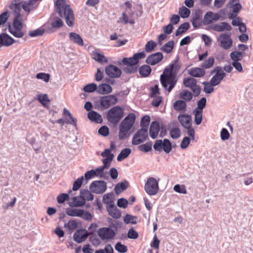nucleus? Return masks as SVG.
I'll use <instances>...</instances> for the list:
<instances>
[{
  "instance_id": "36",
  "label": "nucleus",
  "mask_w": 253,
  "mask_h": 253,
  "mask_svg": "<svg viewBox=\"0 0 253 253\" xmlns=\"http://www.w3.org/2000/svg\"><path fill=\"white\" fill-rule=\"evenodd\" d=\"M131 153V150L126 148L123 149L117 156V161L121 162L126 158Z\"/></svg>"
},
{
  "instance_id": "33",
  "label": "nucleus",
  "mask_w": 253,
  "mask_h": 253,
  "mask_svg": "<svg viewBox=\"0 0 253 253\" xmlns=\"http://www.w3.org/2000/svg\"><path fill=\"white\" fill-rule=\"evenodd\" d=\"M174 46V42L173 41L171 40L164 44V45L161 47L160 50L167 53H169L173 50Z\"/></svg>"
},
{
  "instance_id": "57",
  "label": "nucleus",
  "mask_w": 253,
  "mask_h": 253,
  "mask_svg": "<svg viewBox=\"0 0 253 253\" xmlns=\"http://www.w3.org/2000/svg\"><path fill=\"white\" fill-rule=\"evenodd\" d=\"M109 167V165H103V166L97 168L94 170L96 173L95 175L96 176H99L100 177H102L104 176V172L103 171L105 169L108 168Z\"/></svg>"
},
{
  "instance_id": "54",
  "label": "nucleus",
  "mask_w": 253,
  "mask_h": 253,
  "mask_svg": "<svg viewBox=\"0 0 253 253\" xmlns=\"http://www.w3.org/2000/svg\"><path fill=\"white\" fill-rule=\"evenodd\" d=\"M73 202L74 206L76 207H82L84 206L85 203L82 197H81V195L80 197H74Z\"/></svg>"
},
{
  "instance_id": "30",
  "label": "nucleus",
  "mask_w": 253,
  "mask_h": 253,
  "mask_svg": "<svg viewBox=\"0 0 253 253\" xmlns=\"http://www.w3.org/2000/svg\"><path fill=\"white\" fill-rule=\"evenodd\" d=\"M113 193L112 192V217L115 219H119L121 217L122 213L117 207L114 204V199L113 198Z\"/></svg>"
},
{
  "instance_id": "23",
  "label": "nucleus",
  "mask_w": 253,
  "mask_h": 253,
  "mask_svg": "<svg viewBox=\"0 0 253 253\" xmlns=\"http://www.w3.org/2000/svg\"><path fill=\"white\" fill-rule=\"evenodd\" d=\"M92 58L99 63L103 64L108 62L107 58L103 54L96 51H93L91 53Z\"/></svg>"
},
{
  "instance_id": "38",
  "label": "nucleus",
  "mask_w": 253,
  "mask_h": 253,
  "mask_svg": "<svg viewBox=\"0 0 253 253\" xmlns=\"http://www.w3.org/2000/svg\"><path fill=\"white\" fill-rule=\"evenodd\" d=\"M202 13H203L202 10L200 9H197L195 11L194 15L193 17L192 21V25L194 28H198L199 27H200V24H198L199 25H197V26L196 25L195 21L202 20L201 16Z\"/></svg>"
},
{
  "instance_id": "58",
  "label": "nucleus",
  "mask_w": 253,
  "mask_h": 253,
  "mask_svg": "<svg viewBox=\"0 0 253 253\" xmlns=\"http://www.w3.org/2000/svg\"><path fill=\"white\" fill-rule=\"evenodd\" d=\"M169 134L173 139L178 138L181 134L180 130L178 127L173 128L170 130Z\"/></svg>"
},
{
  "instance_id": "48",
  "label": "nucleus",
  "mask_w": 253,
  "mask_h": 253,
  "mask_svg": "<svg viewBox=\"0 0 253 253\" xmlns=\"http://www.w3.org/2000/svg\"><path fill=\"white\" fill-rule=\"evenodd\" d=\"M151 121L149 116L145 115L143 116L140 121V126L142 128H148V126Z\"/></svg>"
},
{
  "instance_id": "49",
  "label": "nucleus",
  "mask_w": 253,
  "mask_h": 253,
  "mask_svg": "<svg viewBox=\"0 0 253 253\" xmlns=\"http://www.w3.org/2000/svg\"><path fill=\"white\" fill-rule=\"evenodd\" d=\"M124 71L128 74H134L137 72L138 70V66L137 65H130L125 67L123 68Z\"/></svg>"
},
{
  "instance_id": "46",
  "label": "nucleus",
  "mask_w": 253,
  "mask_h": 253,
  "mask_svg": "<svg viewBox=\"0 0 253 253\" xmlns=\"http://www.w3.org/2000/svg\"><path fill=\"white\" fill-rule=\"evenodd\" d=\"M190 13V10L184 6L180 7L179 9V14L182 18L188 17Z\"/></svg>"
},
{
  "instance_id": "29",
  "label": "nucleus",
  "mask_w": 253,
  "mask_h": 253,
  "mask_svg": "<svg viewBox=\"0 0 253 253\" xmlns=\"http://www.w3.org/2000/svg\"><path fill=\"white\" fill-rule=\"evenodd\" d=\"M239 0H230L228 3L230 4V7L233 8V12L234 13H238L242 9V6L239 2Z\"/></svg>"
},
{
  "instance_id": "16",
  "label": "nucleus",
  "mask_w": 253,
  "mask_h": 253,
  "mask_svg": "<svg viewBox=\"0 0 253 253\" xmlns=\"http://www.w3.org/2000/svg\"><path fill=\"white\" fill-rule=\"evenodd\" d=\"M88 235V233L84 230H78L74 233L73 238L75 241L80 243L85 241Z\"/></svg>"
},
{
  "instance_id": "11",
  "label": "nucleus",
  "mask_w": 253,
  "mask_h": 253,
  "mask_svg": "<svg viewBox=\"0 0 253 253\" xmlns=\"http://www.w3.org/2000/svg\"><path fill=\"white\" fill-rule=\"evenodd\" d=\"M22 3V0H13L9 4L8 7L13 14L14 17H22V15L20 13Z\"/></svg>"
},
{
  "instance_id": "21",
  "label": "nucleus",
  "mask_w": 253,
  "mask_h": 253,
  "mask_svg": "<svg viewBox=\"0 0 253 253\" xmlns=\"http://www.w3.org/2000/svg\"><path fill=\"white\" fill-rule=\"evenodd\" d=\"M225 76L226 73L223 71H221V73H216L211 80V84L212 86L218 85Z\"/></svg>"
},
{
  "instance_id": "4",
  "label": "nucleus",
  "mask_w": 253,
  "mask_h": 253,
  "mask_svg": "<svg viewBox=\"0 0 253 253\" xmlns=\"http://www.w3.org/2000/svg\"><path fill=\"white\" fill-rule=\"evenodd\" d=\"M23 22L22 17L16 16L14 17L12 25L9 24L8 31L15 37L22 38L24 35Z\"/></svg>"
},
{
  "instance_id": "63",
  "label": "nucleus",
  "mask_w": 253,
  "mask_h": 253,
  "mask_svg": "<svg viewBox=\"0 0 253 253\" xmlns=\"http://www.w3.org/2000/svg\"><path fill=\"white\" fill-rule=\"evenodd\" d=\"M97 85L94 83L88 84L84 86V90L87 92H92L97 89Z\"/></svg>"
},
{
  "instance_id": "60",
  "label": "nucleus",
  "mask_w": 253,
  "mask_h": 253,
  "mask_svg": "<svg viewBox=\"0 0 253 253\" xmlns=\"http://www.w3.org/2000/svg\"><path fill=\"white\" fill-rule=\"evenodd\" d=\"M128 204V201L124 198H121L117 200V205L119 208L126 209Z\"/></svg>"
},
{
  "instance_id": "25",
  "label": "nucleus",
  "mask_w": 253,
  "mask_h": 253,
  "mask_svg": "<svg viewBox=\"0 0 253 253\" xmlns=\"http://www.w3.org/2000/svg\"><path fill=\"white\" fill-rule=\"evenodd\" d=\"M152 72L151 67L148 65H143L139 68V73L142 78L148 77Z\"/></svg>"
},
{
  "instance_id": "53",
  "label": "nucleus",
  "mask_w": 253,
  "mask_h": 253,
  "mask_svg": "<svg viewBox=\"0 0 253 253\" xmlns=\"http://www.w3.org/2000/svg\"><path fill=\"white\" fill-rule=\"evenodd\" d=\"M44 29L40 28L30 31L29 33V36L31 37L41 36L44 34Z\"/></svg>"
},
{
  "instance_id": "34",
  "label": "nucleus",
  "mask_w": 253,
  "mask_h": 253,
  "mask_svg": "<svg viewBox=\"0 0 253 253\" xmlns=\"http://www.w3.org/2000/svg\"><path fill=\"white\" fill-rule=\"evenodd\" d=\"M190 24L188 22H184L179 26L178 28L176 30L175 35L178 36L183 33L186 32L189 28Z\"/></svg>"
},
{
  "instance_id": "1",
  "label": "nucleus",
  "mask_w": 253,
  "mask_h": 253,
  "mask_svg": "<svg viewBox=\"0 0 253 253\" xmlns=\"http://www.w3.org/2000/svg\"><path fill=\"white\" fill-rule=\"evenodd\" d=\"M181 68L178 58L166 67L160 76V81L164 89L170 92L175 86L178 79L177 75Z\"/></svg>"
},
{
  "instance_id": "32",
  "label": "nucleus",
  "mask_w": 253,
  "mask_h": 253,
  "mask_svg": "<svg viewBox=\"0 0 253 253\" xmlns=\"http://www.w3.org/2000/svg\"><path fill=\"white\" fill-rule=\"evenodd\" d=\"M101 155L105 158L102 160L103 164L110 166V162H111V148L105 149L101 153Z\"/></svg>"
},
{
  "instance_id": "22",
  "label": "nucleus",
  "mask_w": 253,
  "mask_h": 253,
  "mask_svg": "<svg viewBox=\"0 0 253 253\" xmlns=\"http://www.w3.org/2000/svg\"><path fill=\"white\" fill-rule=\"evenodd\" d=\"M87 117L91 122H95L96 123H101L103 121L101 116L94 111H91L88 112Z\"/></svg>"
},
{
  "instance_id": "56",
  "label": "nucleus",
  "mask_w": 253,
  "mask_h": 253,
  "mask_svg": "<svg viewBox=\"0 0 253 253\" xmlns=\"http://www.w3.org/2000/svg\"><path fill=\"white\" fill-rule=\"evenodd\" d=\"M122 74L121 69L118 67L112 65V78H117L120 77Z\"/></svg>"
},
{
  "instance_id": "5",
  "label": "nucleus",
  "mask_w": 253,
  "mask_h": 253,
  "mask_svg": "<svg viewBox=\"0 0 253 253\" xmlns=\"http://www.w3.org/2000/svg\"><path fill=\"white\" fill-rule=\"evenodd\" d=\"M226 9H222L219 11V13H213L211 11L207 12L203 19V23L204 25H209L214 21H217L221 18V20H223L225 18V17L222 16H225Z\"/></svg>"
},
{
  "instance_id": "27",
  "label": "nucleus",
  "mask_w": 253,
  "mask_h": 253,
  "mask_svg": "<svg viewBox=\"0 0 253 253\" xmlns=\"http://www.w3.org/2000/svg\"><path fill=\"white\" fill-rule=\"evenodd\" d=\"M98 235L102 240L111 238V229L109 228H101L98 231Z\"/></svg>"
},
{
  "instance_id": "39",
  "label": "nucleus",
  "mask_w": 253,
  "mask_h": 253,
  "mask_svg": "<svg viewBox=\"0 0 253 253\" xmlns=\"http://www.w3.org/2000/svg\"><path fill=\"white\" fill-rule=\"evenodd\" d=\"M186 103L182 100L176 101L173 104V108L175 110L182 111L185 110L186 108Z\"/></svg>"
},
{
  "instance_id": "35",
  "label": "nucleus",
  "mask_w": 253,
  "mask_h": 253,
  "mask_svg": "<svg viewBox=\"0 0 253 253\" xmlns=\"http://www.w3.org/2000/svg\"><path fill=\"white\" fill-rule=\"evenodd\" d=\"M197 81L194 78L188 77L184 78L183 80V84L185 87L192 88L196 85Z\"/></svg>"
},
{
  "instance_id": "43",
  "label": "nucleus",
  "mask_w": 253,
  "mask_h": 253,
  "mask_svg": "<svg viewBox=\"0 0 253 253\" xmlns=\"http://www.w3.org/2000/svg\"><path fill=\"white\" fill-rule=\"evenodd\" d=\"M81 209L68 208L66 209V212L68 215L70 216L80 217L81 216Z\"/></svg>"
},
{
  "instance_id": "17",
  "label": "nucleus",
  "mask_w": 253,
  "mask_h": 253,
  "mask_svg": "<svg viewBox=\"0 0 253 253\" xmlns=\"http://www.w3.org/2000/svg\"><path fill=\"white\" fill-rule=\"evenodd\" d=\"M160 129V125L157 121H153L150 125L149 129V134L153 139H155L158 134Z\"/></svg>"
},
{
  "instance_id": "50",
  "label": "nucleus",
  "mask_w": 253,
  "mask_h": 253,
  "mask_svg": "<svg viewBox=\"0 0 253 253\" xmlns=\"http://www.w3.org/2000/svg\"><path fill=\"white\" fill-rule=\"evenodd\" d=\"M180 98L185 100L186 101H190L193 97V95L191 92L187 90H184L180 94Z\"/></svg>"
},
{
  "instance_id": "7",
  "label": "nucleus",
  "mask_w": 253,
  "mask_h": 253,
  "mask_svg": "<svg viewBox=\"0 0 253 253\" xmlns=\"http://www.w3.org/2000/svg\"><path fill=\"white\" fill-rule=\"evenodd\" d=\"M154 150L156 151L161 152L164 150L167 154L169 153L172 149V146L170 140L167 138L156 140L153 145Z\"/></svg>"
},
{
  "instance_id": "47",
  "label": "nucleus",
  "mask_w": 253,
  "mask_h": 253,
  "mask_svg": "<svg viewBox=\"0 0 253 253\" xmlns=\"http://www.w3.org/2000/svg\"><path fill=\"white\" fill-rule=\"evenodd\" d=\"M63 114L65 116H67L69 117V119L66 120V123L74 125L75 126L76 125L77 120L76 119L74 118L71 114L67 110V109L64 108L63 109Z\"/></svg>"
},
{
  "instance_id": "45",
  "label": "nucleus",
  "mask_w": 253,
  "mask_h": 253,
  "mask_svg": "<svg viewBox=\"0 0 253 253\" xmlns=\"http://www.w3.org/2000/svg\"><path fill=\"white\" fill-rule=\"evenodd\" d=\"M137 218V216L127 213L124 218V221L126 224H136L137 223L136 221Z\"/></svg>"
},
{
  "instance_id": "8",
  "label": "nucleus",
  "mask_w": 253,
  "mask_h": 253,
  "mask_svg": "<svg viewBox=\"0 0 253 253\" xmlns=\"http://www.w3.org/2000/svg\"><path fill=\"white\" fill-rule=\"evenodd\" d=\"M146 192L149 195H156L159 190L158 182L154 177H149L144 186Z\"/></svg>"
},
{
  "instance_id": "20",
  "label": "nucleus",
  "mask_w": 253,
  "mask_h": 253,
  "mask_svg": "<svg viewBox=\"0 0 253 253\" xmlns=\"http://www.w3.org/2000/svg\"><path fill=\"white\" fill-rule=\"evenodd\" d=\"M129 186V183L126 180L117 183L114 187V191L116 195H118L122 192L126 190Z\"/></svg>"
},
{
  "instance_id": "37",
  "label": "nucleus",
  "mask_w": 253,
  "mask_h": 253,
  "mask_svg": "<svg viewBox=\"0 0 253 253\" xmlns=\"http://www.w3.org/2000/svg\"><path fill=\"white\" fill-rule=\"evenodd\" d=\"M80 195L85 202V201H92L94 198L93 194L87 190H81Z\"/></svg>"
},
{
  "instance_id": "14",
  "label": "nucleus",
  "mask_w": 253,
  "mask_h": 253,
  "mask_svg": "<svg viewBox=\"0 0 253 253\" xmlns=\"http://www.w3.org/2000/svg\"><path fill=\"white\" fill-rule=\"evenodd\" d=\"M178 120L181 126L185 128H189L192 126V117L188 114H180Z\"/></svg>"
},
{
  "instance_id": "40",
  "label": "nucleus",
  "mask_w": 253,
  "mask_h": 253,
  "mask_svg": "<svg viewBox=\"0 0 253 253\" xmlns=\"http://www.w3.org/2000/svg\"><path fill=\"white\" fill-rule=\"evenodd\" d=\"M97 91L100 94H106L111 92V86L106 84H101L97 87Z\"/></svg>"
},
{
  "instance_id": "19",
  "label": "nucleus",
  "mask_w": 253,
  "mask_h": 253,
  "mask_svg": "<svg viewBox=\"0 0 253 253\" xmlns=\"http://www.w3.org/2000/svg\"><path fill=\"white\" fill-rule=\"evenodd\" d=\"M211 28L217 32L231 31L232 30L231 26L225 22H221L219 24H215Z\"/></svg>"
},
{
  "instance_id": "3",
  "label": "nucleus",
  "mask_w": 253,
  "mask_h": 253,
  "mask_svg": "<svg viewBox=\"0 0 253 253\" xmlns=\"http://www.w3.org/2000/svg\"><path fill=\"white\" fill-rule=\"evenodd\" d=\"M56 6L59 15L64 17L67 24L72 27L74 23V15L70 5L66 4L65 0H56Z\"/></svg>"
},
{
  "instance_id": "15",
  "label": "nucleus",
  "mask_w": 253,
  "mask_h": 253,
  "mask_svg": "<svg viewBox=\"0 0 253 253\" xmlns=\"http://www.w3.org/2000/svg\"><path fill=\"white\" fill-rule=\"evenodd\" d=\"M220 37L222 39L220 41V46L225 49H228L230 48L233 43L232 40L230 37V34L224 33L221 34Z\"/></svg>"
},
{
  "instance_id": "13",
  "label": "nucleus",
  "mask_w": 253,
  "mask_h": 253,
  "mask_svg": "<svg viewBox=\"0 0 253 253\" xmlns=\"http://www.w3.org/2000/svg\"><path fill=\"white\" fill-rule=\"evenodd\" d=\"M164 56L162 52H158L149 55L146 59V63L150 65H155L163 59Z\"/></svg>"
},
{
  "instance_id": "6",
  "label": "nucleus",
  "mask_w": 253,
  "mask_h": 253,
  "mask_svg": "<svg viewBox=\"0 0 253 253\" xmlns=\"http://www.w3.org/2000/svg\"><path fill=\"white\" fill-rule=\"evenodd\" d=\"M146 54L144 52H140L134 53L133 55L129 58L124 57L121 61H118L117 64L121 66L123 64L126 66L137 65L139 63V60L144 58Z\"/></svg>"
},
{
  "instance_id": "12",
  "label": "nucleus",
  "mask_w": 253,
  "mask_h": 253,
  "mask_svg": "<svg viewBox=\"0 0 253 253\" xmlns=\"http://www.w3.org/2000/svg\"><path fill=\"white\" fill-rule=\"evenodd\" d=\"M90 190L93 193L100 194L103 193L106 189V183L102 181H95L89 186Z\"/></svg>"
},
{
  "instance_id": "9",
  "label": "nucleus",
  "mask_w": 253,
  "mask_h": 253,
  "mask_svg": "<svg viewBox=\"0 0 253 253\" xmlns=\"http://www.w3.org/2000/svg\"><path fill=\"white\" fill-rule=\"evenodd\" d=\"M148 138V129L141 128L138 129L133 135L132 139L133 145H138L144 142Z\"/></svg>"
},
{
  "instance_id": "61",
  "label": "nucleus",
  "mask_w": 253,
  "mask_h": 253,
  "mask_svg": "<svg viewBox=\"0 0 253 253\" xmlns=\"http://www.w3.org/2000/svg\"><path fill=\"white\" fill-rule=\"evenodd\" d=\"M50 75L48 73H39L36 75V78L38 79L43 80L45 82L47 83L50 79Z\"/></svg>"
},
{
  "instance_id": "51",
  "label": "nucleus",
  "mask_w": 253,
  "mask_h": 253,
  "mask_svg": "<svg viewBox=\"0 0 253 253\" xmlns=\"http://www.w3.org/2000/svg\"><path fill=\"white\" fill-rule=\"evenodd\" d=\"M115 249L120 253H125L127 251L126 246L122 244L121 242H118L115 246Z\"/></svg>"
},
{
  "instance_id": "52",
  "label": "nucleus",
  "mask_w": 253,
  "mask_h": 253,
  "mask_svg": "<svg viewBox=\"0 0 253 253\" xmlns=\"http://www.w3.org/2000/svg\"><path fill=\"white\" fill-rule=\"evenodd\" d=\"M152 143L151 142H147L145 144H142L138 146L140 151L146 153L152 150Z\"/></svg>"
},
{
  "instance_id": "24",
  "label": "nucleus",
  "mask_w": 253,
  "mask_h": 253,
  "mask_svg": "<svg viewBox=\"0 0 253 253\" xmlns=\"http://www.w3.org/2000/svg\"><path fill=\"white\" fill-rule=\"evenodd\" d=\"M189 74L192 77L200 78L205 74V71L202 68H193L190 69Z\"/></svg>"
},
{
  "instance_id": "62",
  "label": "nucleus",
  "mask_w": 253,
  "mask_h": 253,
  "mask_svg": "<svg viewBox=\"0 0 253 253\" xmlns=\"http://www.w3.org/2000/svg\"><path fill=\"white\" fill-rule=\"evenodd\" d=\"M156 46V43L153 41H148L145 45V49L147 52L153 51Z\"/></svg>"
},
{
  "instance_id": "55",
  "label": "nucleus",
  "mask_w": 253,
  "mask_h": 253,
  "mask_svg": "<svg viewBox=\"0 0 253 253\" xmlns=\"http://www.w3.org/2000/svg\"><path fill=\"white\" fill-rule=\"evenodd\" d=\"M214 63V58L213 57H210L207 60L205 61V62L201 64V66L202 68L208 69L212 66Z\"/></svg>"
},
{
  "instance_id": "59",
  "label": "nucleus",
  "mask_w": 253,
  "mask_h": 253,
  "mask_svg": "<svg viewBox=\"0 0 253 253\" xmlns=\"http://www.w3.org/2000/svg\"><path fill=\"white\" fill-rule=\"evenodd\" d=\"M203 84L204 85V91L206 93L210 94L213 91V86L211 84V82H204L203 83Z\"/></svg>"
},
{
  "instance_id": "26",
  "label": "nucleus",
  "mask_w": 253,
  "mask_h": 253,
  "mask_svg": "<svg viewBox=\"0 0 253 253\" xmlns=\"http://www.w3.org/2000/svg\"><path fill=\"white\" fill-rule=\"evenodd\" d=\"M69 37L70 41L78 45L83 46L84 45L83 40L79 34L71 32L69 34Z\"/></svg>"
},
{
  "instance_id": "10",
  "label": "nucleus",
  "mask_w": 253,
  "mask_h": 253,
  "mask_svg": "<svg viewBox=\"0 0 253 253\" xmlns=\"http://www.w3.org/2000/svg\"><path fill=\"white\" fill-rule=\"evenodd\" d=\"M124 115V109L120 106L112 108V124L117 125L122 119Z\"/></svg>"
},
{
  "instance_id": "28",
  "label": "nucleus",
  "mask_w": 253,
  "mask_h": 253,
  "mask_svg": "<svg viewBox=\"0 0 253 253\" xmlns=\"http://www.w3.org/2000/svg\"><path fill=\"white\" fill-rule=\"evenodd\" d=\"M100 105L102 109L108 108L111 105V95L102 96L100 99Z\"/></svg>"
},
{
  "instance_id": "42",
  "label": "nucleus",
  "mask_w": 253,
  "mask_h": 253,
  "mask_svg": "<svg viewBox=\"0 0 253 253\" xmlns=\"http://www.w3.org/2000/svg\"><path fill=\"white\" fill-rule=\"evenodd\" d=\"M103 203L106 205L108 214L111 215V193H107L103 196Z\"/></svg>"
},
{
  "instance_id": "41",
  "label": "nucleus",
  "mask_w": 253,
  "mask_h": 253,
  "mask_svg": "<svg viewBox=\"0 0 253 253\" xmlns=\"http://www.w3.org/2000/svg\"><path fill=\"white\" fill-rule=\"evenodd\" d=\"M244 54L242 51H233L230 53V57L233 61H239L242 60Z\"/></svg>"
},
{
  "instance_id": "44",
  "label": "nucleus",
  "mask_w": 253,
  "mask_h": 253,
  "mask_svg": "<svg viewBox=\"0 0 253 253\" xmlns=\"http://www.w3.org/2000/svg\"><path fill=\"white\" fill-rule=\"evenodd\" d=\"M195 113L194 122L197 125H199L201 124L203 118V112L199 111L198 109H195L194 110Z\"/></svg>"
},
{
  "instance_id": "2",
  "label": "nucleus",
  "mask_w": 253,
  "mask_h": 253,
  "mask_svg": "<svg viewBox=\"0 0 253 253\" xmlns=\"http://www.w3.org/2000/svg\"><path fill=\"white\" fill-rule=\"evenodd\" d=\"M136 120V116L134 113H129L122 121L120 125L119 138L124 140L129 137L132 131L130 130Z\"/></svg>"
},
{
  "instance_id": "31",
  "label": "nucleus",
  "mask_w": 253,
  "mask_h": 253,
  "mask_svg": "<svg viewBox=\"0 0 253 253\" xmlns=\"http://www.w3.org/2000/svg\"><path fill=\"white\" fill-rule=\"evenodd\" d=\"M129 90L126 89L125 90H121L115 94H112V106L116 104L118 100L117 97H123L124 96H126L129 93Z\"/></svg>"
},
{
  "instance_id": "64",
  "label": "nucleus",
  "mask_w": 253,
  "mask_h": 253,
  "mask_svg": "<svg viewBox=\"0 0 253 253\" xmlns=\"http://www.w3.org/2000/svg\"><path fill=\"white\" fill-rule=\"evenodd\" d=\"M38 100L43 105H46L48 104L50 100L48 98V96L46 94L43 95H39L38 96Z\"/></svg>"
},
{
  "instance_id": "18",
  "label": "nucleus",
  "mask_w": 253,
  "mask_h": 253,
  "mask_svg": "<svg viewBox=\"0 0 253 253\" xmlns=\"http://www.w3.org/2000/svg\"><path fill=\"white\" fill-rule=\"evenodd\" d=\"M14 40L7 34L0 35V47L2 46H8L12 45Z\"/></svg>"
}]
</instances>
